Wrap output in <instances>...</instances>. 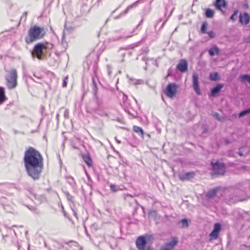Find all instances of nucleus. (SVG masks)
I'll use <instances>...</instances> for the list:
<instances>
[{
    "label": "nucleus",
    "mask_w": 250,
    "mask_h": 250,
    "mask_svg": "<svg viewBox=\"0 0 250 250\" xmlns=\"http://www.w3.org/2000/svg\"><path fill=\"white\" fill-rule=\"evenodd\" d=\"M151 237L149 235L140 236L136 240V247L139 250H145L147 244V240H151Z\"/></svg>",
    "instance_id": "obj_7"
},
{
    "label": "nucleus",
    "mask_w": 250,
    "mask_h": 250,
    "mask_svg": "<svg viewBox=\"0 0 250 250\" xmlns=\"http://www.w3.org/2000/svg\"><path fill=\"white\" fill-rule=\"evenodd\" d=\"M183 227L187 228L188 226V222L187 219H183L181 221Z\"/></svg>",
    "instance_id": "obj_28"
},
{
    "label": "nucleus",
    "mask_w": 250,
    "mask_h": 250,
    "mask_svg": "<svg viewBox=\"0 0 250 250\" xmlns=\"http://www.w3.org/2000/svg\"><path fill=\"white\" fill-rule=\"evenodd\" d=\"M147 250H152V249L151 248H148V249H147Z\"/></svg>",
    "instance_id": "obj_33"
},
{
    "label": "nucleus",
    "mask_w": 250,
    "mask_h": 250,
    "mask_svg": "<svg viewBox=\"0 0 250 250\" xmlns=\"http://www.w3.org/2000/svg\"><path fill=\"white\" fill-rule=\"evenodd\" d=\"M110 188L112 191L113 192H116L117 191V189L116 187V186L113 184H111L110 185Z\"/></svg>",
    "instance_id": "obj_31"
},
{
    "label": "nucleus",
    "mask_w": 250,
    "mask_h": 250,
    "mask_svg": "<svg viewBox=\"0 0 250 250\" xmlns=\"http://www.w3.org/2000/svg\"><path fill=\"white\" fill-rule=\"evenodd\" d=\"M24 162L28 175L34 180L39 179L43 168V159L40 152L28 147L25 152Z\"/></svg>",
    "instance_id": "obj_1"
},
{
    "label": "nucleus",
    "mask_w": 250,
    "mask_h": 250,
    "mask_svg": "<svg viewBox=\"0 0 250 250\" xmlns=\"http://www.w3.org/2000/svg\"><path fill=\"white\" fill-rule=\"evenodd\" d=\"M17 72L16 69H11L6 77L7 86L10 89H14L17 85Z\"/></svg>",
    "instance_id": "obj_4"
},
{
    "label": "nucleus",
    "mask_w": 250,
    "mask_h": 250,
    "mask_svg": "<svg viewBox=\"0 0 250 250\" xmlns=\"http://www.w3.org/2000/svg\"><path fill=\"white\" fill-rule=\"evenodd\" d=\"M6 99L4 88L2 87H0V103L4 102Z\"/></svg>",
    "instance_id": "obj_18"
},
{
    "label": "nucleus",
    "mask_w": 250,
    "mask_h": 250,
    "mask_svg": "<svg viewBox=\"0 0 250 250\" xmlns=\"http://www.w3.org/2000/svg\"><path fill=\"white\" fill-rule=\"evenodd\" d=\"M239 79L241 82H248L250 83V75H243L240 76Z\"/></svg>",
    "instance_id": "obj_22"
},
{
    "label": "nucleus",
    "mask_w": 250,
    "mask_h": 250,
    "mask_svg": "<svg viewBox=\"0 0 250 250\" xmlns=\"http://www.w3.org/2000/svg\"><path fill=\"white\" fill-rule=\"evenodd\" d=\"M195 175V173L194 172H187L183 174H181L179 175V179L182 181H188L191 179L193 178Z\"/></svg>",
    "instance_id": "obj_13"
},
{
    "label": "nucleus",
    "mask_w": 250,
    "mask_h": 250,
    "mask_svg": "<svg viewBox=\"0 0 250 250\" xmlns=\"http://www.w3.org/2000/svg\"><path fill=\"white\" fill-rule=\"evenodd\" d=\"M133 129L134 132L140 134L142 137H144V131L142 128L139 127L137 125H134L133 127Z\"/></svg>",
    "instance_id": "obj_20"
},
{
    "label": "nucleus",
    "mask_w": 250,
    "mask_h": 250,
    "mask_svg": "<svg viewBox=\"0 0 250 250\" xmlns=\"http://www.w3.org/2000/svg\"><path fill=\"white\" fill-rule=\"evenodd\" d=\"M208 26V23L207 22H204L203 23L202 28H201V32L203 33H205L207 32V28Z\"/></svg>",
    "instance_id": "obj_24"
},
{
    "label": "nucleus",
    "mask_w": 250,
    "mask_h": 250,
    "mask_svg": "<svg viewBox=\"0 0 250 250\" xmlns=\"http://www.w3.org/2000/svg\"><path fill=\"white\" fill-rule=\"evenodd\" d=\"M221 230V226L220 223H215L214 225L213 230L209 234L210 241L215 240L218 238L219 232Z\"/></svg>",
    "instance_id": "obj_8"
},
{
    "label": "nucleus",
    "mask_w": 250,
    "mask_h": 250,
    "mask_svg": "<svg viewBox=\"0 0 250 250\" xmlns=\"http://www.w3.org/2000/svg\"><path fill=\"white\" fill-rule=\"evenodd\" d=\"M213 115L219 121H224L225 120V118L224 117H220L219 115L217 113H213Z\"/></svg>",
    "instance_id": "obj_26"
},
{
    "label": "nucleus",
    "mask_w": 250,
    "mask_h": 250,
    "mask_svg": "<svg viewBox=\"0 0 250 250\" xmlns=\"http://www.w3.org/2000/svg\"><path fill=\"white\" fill-rule=\"evenodd\" d=\"M208 34L210 38H213L215 36V34L213 31H209Z\"/></svg>",
    "instance_id": "obj_30"
},
{
    "label": "nucleus",
    "mask_w": 250,
    "mask_h": 250,
    "mask_svg": "<svg viewBox=\"0 0 250 250\" xmlns=\"http://www.w3.org/2000/svg\"><path fill=\"white\" fill-rule=\"evenodd\" d=\"M248 7H249V6H248V5L247 4H245V7L246 8H248Z\"/></svg>",
    "instance_id": "obj_32"
},
{
    "label": "nucleus",
    "mask_w": 250,
    "mask_h": 250,
    "mask_svg": "<svg viewBox=\"0 0 250 250\" xmlns=\"http://www.w3.org/2000/svg\"><path fill=\"white\" fill-rule=\"evenodd\" d=\"M178 239L177 237H173L172 240L168 243H167L161 248V250H172L177 244Z\"/></svg>",
    "instance_id": "obj_10"
},
{
    "label": "nucleus",
    "mask_w": 250,
    "mask_h": 250,
    "mask_svg": "<svg viewBox=\"0 0 250 250\" xmlns=\"http://www.w3.org/2000/svg\"><path fill=\"white\" fill-rule=\"evenodd\" d=\"M219 52H220V50H219V48L216 45L212 46L211 47V48L210 49H209L208 50L209 54L211 56H213L215 54L218 55L219 54Z\"/></svg>",
    "instance_id": "obj_17"
},
{
    "label": "nucleus",
    "mask_w": 250,
    "mask_h": 250,
    "mask_svg": "<svg viewBox=\"0 0 250 250\" xmlns=\"http://www.w3.org/2000/svg\"><path fill=\"white\" fill-rule=\"evenodd\" d=\"M68 81V77H65L63 79L62 86L63 87H66L67 86Z\"/></svg>",
    "instance_id": "obj_27"
},
{
    "label": "nucleus",
    "mask_w": 250,
    "mask_h": 250,
    "mask_svg": "<svg viewBox=\"0 0 250 250\" xmlns=\"http://www.w3.org/2000/svg\"><path fill=\"white\" fill-rule=\"evenodd\" d=\"M177 69L182 73L186 72L188 69V63L186 60H181L177 65Z\"/></svg>",
    "instance_id": "obj_11"
},
{
    "label": "nucleus",
    "mask_w": 250,
    "mask_h": 250,
    "mask_svg": "<svg viewBox=\"0 0 250 250\" xmlns=\"http://www.w3.org/2000/svg\"><path fill=\"white\" fill-rule=\"evenodd\" d=\"M248 113H250V109H248L247 110L241 112L239 114V117L241 118Z\"/></svg>",
    "instance_id": "obj_25"
},
{
    "label": "nucleus",
    "mask_w": 250,
    "mask_h": 250,
    "mask_svg": "<svg viewBox=\"0 0 250 250\" xmlns=\"http://www.w3.org/2000/svg\"><path fill=\"white\" fill-rule=\"evenodd\" d=\"M227 5V3L225 0H216L214 3V6L216 9L221 11H222L223 8H226Z\"/></svg>",
    "instance_id": "obj_14"
},
{
    "label": "nucleus",
    "mask_w": 250,
    "mask_h": 250,
    "mask_svg": "<svg viewBox=\"0 0 250 250\" xmlns=\"http://www.w3.org/2000/svg\"><path fill=\"white\" fill-rule=\"evenodd\" d=\"M219 188H217L209 191L206 194L207 197L208 198H212L215 196Z\"/></svg>",
    "instance_id": "obj_19"
},
{
    "label": "nucleus",
    "mask_w": 250,
    "mask_h": 250,
    "mask_svg": "<svg viewBox=\"0 0 250 250\" xmlns=\"http://www.w3.org/2000/svg\"><path fill=\"white\" fill-rule=\"evenodd\" d=\"M192 82L193 89L198 95H201V91L199 85L198 75L196 73H194L192 75Z\"/></svg>",
    "instance_id": "obj_9"
},
{
    "label": "nucleus",
    "mask_w": 250,
    "mask_h": 250,
    "mask_svg": "<svg viewBox=\"0 0 250 250\" xmlns=\"http://www.w3.org/2000/svg\"><path fill=\"white\" fill-rule=\"evenodd\" d=\"M46 44L44 43H39L34 47L32 52V55L33 58H37L39 60H43L45 55L43 52V50L47 49Z\"/></svg>",
    "instance_id": "obj_3"
},
{
    "label": "nucleus",
    "mask_w": 250,
    "mask_h": 250,
    "mask_svg": "<svg viewBox=\"0 0 250 250\" xmlns=\"http://www.w3.org/2000/svg\"><path fill=\"white\" fill-rule=\"evenodd\" d=\"M210 79L212 81H216L219 78V75L217 73H211L209 76Z\"/></svg>",
    "instance_id": "obj_23"
},
{
    "label": "nucleus",
    "mask_w": 250,
    "mask_h": 250,
    "mask_svg": "<svg viewBox=\"0 0 250 250\" xmlns=\"http://www.w3.org/2000/svg\"><path fill=\"white\" fill-rule=\"evenodd\" d=\"M238 13V10L235 11L234 13L230 17V20L233 21H235L236 20V17L237 16Z\"/></svg>",
    "instance_id": "obj_29"
},
{
    "label": "nucleus",
    "mask_w": 250,
    "mask_h": 250,
    "mask_svg": "<svg viewBox=\"0 0 250 250\" xmlns=\"http://www.w3.org/2000/svg\"><path fill=\"white\" fill-rule=\"evenodd\" d=\"M178 87L179 85L177 83H170L166 86L164 93L168 98H173L176 96Z\"/></svg>",
    "instance_id": "obj_6"
},
{
    "label": "nucleus",
    "mask_w": 250,
    "mask_h": 250,
    "mask_svg": "<svg viewBox=\"0 0 250 250\" xmlns=\"http://www.w3.org/2000/svg\"><path fill=\"white\" fill-rule=\"evenodd\" d=\"M250 21L249 15L247 13L240 14L239 16V22L243 25L248 24Z\"/></svg>",
    "instance_id": "obj_12"
},
{
    "label": "nucleus",
    "mask_w": 250,
    "mask_h": 250,
    "mask_svg": "<svg viewBox=\"0 0 250 250\" xmlns=\"http://www.w3.org/2000/svg\"><path fill=\"white\" fill-rule=\"evenodd\" d=\"M44 36L43 29L37 25L30 28L25 38V42L30 44L43 38Z\"/></svg>",
    "instance_id": "obj_2"
},
{
    "label": "nucleus",
    "mask_w": 250,
    "mask_h": 250,
    "mask_svg": "<svg viewBox=\"0 0 250 250\" xmlns=\"http://www.w3.org/2000/svg\"><path fill=\"white\" fill-rule=\"evenodd\" d=\"M214 10L209 8L207 9L205 12V16L207 18H211L214 16Z\"/></svg>",
    "instance_id": "obj_21"
},
{
    "label": "nucleus",
    "mask_w": 250,
    "mask_h": 250,
    "mask_svg": "<svg viewBox=\"0 0 250 250\" xmlns=\"http://www.w3.org/2000/svg\"><path fill=\"white\" fill-rule=\"evenodd\" d=\"M213 172L211 173L213 176L214 175H224L226 172V166L223 163H221L219 161L215 163L211 162Z\"/></svg>",
    "instance_id": "obj_5"
},
{
    "label": "nucleus",
    "mask_w": 250,
    "mask_h": 250,
    "mask_svg": "<svg viewBox=\"0 0 250 250\" xmlns=\"http://www.w3.org/2000/svg\"><path fill=\"white\" fill-rule=\"evenodd\" d=\"M224 87V85L223 84H217L216 86L213 88L211 93L209 94V96L214 97L221 90V89Z\"/></svg>",
    "instance_id": "obj_15"
},
{
    "label": "nucleus",
    "mask_w": 250,
    "mask_h": 250,
    "mask_svg": "<svg viewBox=\"0 0 250 250\" xmlns=\"http://www.w3.org/2000/svg\"><path fill=\"white\" fill-rule=\"evenodd\" d=\"M82 157L88 167H92V160L89 154H83Z\"/></svg>",
    "instance_id": "obj_16"
}]
</instances>
